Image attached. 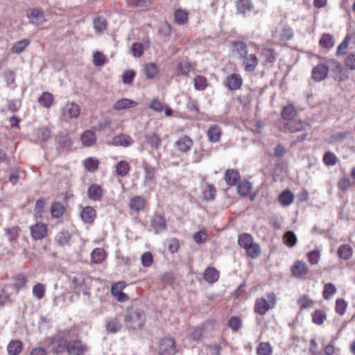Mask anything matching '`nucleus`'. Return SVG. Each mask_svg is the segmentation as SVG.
Returning <instances> with one entry per match:
<instances>
[{"label":"nucleus","mask_w":355,"mask_h":355,"mask_svg":"<svg viewBox=\"0 0 355 355\" xmlns=\"http://www.w3.org/2000/svg\"><path fill=\"white\" fill-rule=\"evenodd\" d=\"M70 239V234L68 231L60 232L55 237L56 242L63 246L67 245Z\"/></svg>","instance_id":"8fccbe9b"},{"label":"nucleus","mask_w":355,"mask_h":355,"mask_svg":"<svg viewBox=\"0 0 355 355\" xmlns=\"http://www.w3.org/2000/svg\"><path fill=\"white\" fill-rule=\"evenodd\" d=\"M80 107L74 102H68L61 110L62 117L64 120L77 119L80 114Z\"/></svg>","instance_id":"7ed1b4c3"},{"label":"nucleus","mask_w":355,"mask_h":355,"mask_svg":"<svg viewBox=\"0 0 355 355\" xmlns=\"http://www.w3.org/2000/svg\"><path fill=\"white\" fill-rule=\"evenodd\" d=\"M234 50L236 51L239 58L242 60V66L245 71L252 72L259 64V60L256 53H252L248 45L242 41L232 42Z\"/></svg>","instance_id":"f257e3e1"},{"label":"nucleus","mask_w":355,"mask_h":355,"mask_svg":"<svg viewBox=\"0 0 355 355\" xmlns=\"http://www.w3.org/2000/svg\"><path fill=\"white\" fill-rule=\"evenodd\" d=\"M35 135L39 140L46 141L51 137V130L46 126L40 127L35 130Z\"/></svg>","instance_id":"7c9ffc66"},{"label":"nucleus","mask_w":355,"mask_h":355,"mask_svg":"<svg viewBox=\"0 0 355 355\" xmlns=\"http://www.w3.org/2000/svg\"><path fill=\"white\" fill-rule=\"evenodd\" d=\"M239 245L245 249H247L252 243H253V239L251 235L248 234H243L239 237Z\"/></svg>","instance_id":"49530a36"},{"label":"nucleus","mask_w":355,"mask_h":355,"mask_svg":"<svg viewBox=\"0 0 355 355\" xmlns=\"http://www.w3.org/2000/svg\"><path fill=\"white\" fill-rule=\"evenodd\" d=\"M68 343L69 340L65 338H58L54 343L53 349L55 352L58 354H62L64 352H67Z\"/></svg>","instance_id":"a878e982"},{"label":"nucleus","mask_w":355,"mask_h":355,"mask_svg":"<svg viewBox=\"0 0 355 355\" xmlns=\"http://www.w3.org/2000/svg\"><path fill=\"white\" fill-rule=\"evenodd\" d=\"M338 254L340 258L347 260L352 255V248L348 245H342L338 250Z\"/></svg>","instance_id":"a19ab883"},{"label":"nucleus","mask_w":355,"mask_h":355,"mask_svg":"<svg viewBox=\"0 0 355 355\" xmlns=\"http://www.w3.org/2000/svg\"><path fill=\"white\" fill-rule=\"evenodd\" d=\"M160 351L165 355H172L176 352L175 342L174 339L165 338L160 343Z\"/></svg>","instance_id":"0eeeda50"},{"label":"nucleus","mask_w":355,"mask_h":355,"mask_svg":"<svg viewBox=\"0 0 355 355\" xmlns=\"http://www.w3.org/2000/svg\"><path fill=\"white\" fill-rule=\"evenodd\" d=\"M354 37V35H347L343 40V41L338 45L337 48V55H344L346 54V49L348 47L349 42Z\"/></svg>","instance_id":"4c0bfd02"},{"label":"nucleus","mask_w":355,"mask_h":355,"mask_svg":"<svg viewBox=\"0 0 355 355\" xmlns=\"http://www.w3.org/2000/svg\"><path fill=\"white\" fill-rule=\"evenodd\" d=\"M293 275L297 278H301L309 271V267L302 261H296L291 268Z\"/></svg>","instance_id":"9d476101"},{"label":"nucleus","mask_w":355,"mask_h":355,"mask_svg":"<svg viewBox=\"0 0 355 355\" xmlns=\"http://www.w3.org/2000/svg\"><path fill=\"white\" fill-rule=\"evenodd\" d=\"M23 348L22 343L19 340H12L7 347L8 353L10 355H19Z\"/></svg>","instance_id":"393cba45"},{"label":"nucleus","mask_w":355,"mask_h":355,"mask_svg":"<svg viewBox=\"0 0 355 355\" xmlns=\"http://www.w3.org/2000/svg\"><path fill=\"white\" fill-rule=\"evenodd\" d=\"M347 304L343 299H338L336 302V311L339 315H343L346 311Z\"/></svg>","instance_id":"774afa93"},{"label":"nucleus","mask_w":355,"mask_h":355,"mask_svg":"<svg viewBox=\"0 0 355 355\" xmlns=\"http://www.w3.org/2000/svg\"><path fill=\"white\" fill-rule=\"evenodd\" d=\"M335 44L334 37L331 34H324L320 40V44L325 49H331Z\"/></svg>","instance_id":"c9c22d12"},{"label":"nucleus","mask_w":355,"mask_h":355,"mask_svg":"<svg viewBox=\"0 0 355 355\" xmlns=\"http://www.w3.org/2000/svg\"><path fill=\"white\" fill-rule=\"evenodd\" d=\"M81 141L85 146H92L96 141V134L93 130H86L81 135Z\"/></svg>","instance_id":"6ab92c4d"},{"label":"nucleus","mask_w":355,"mask_h":355,"mask_svg":"<svg viewBox=\"0 0 355 355\" xmlns=\"http://www.w3.org/2000/svg\"><path fill=\"white\" fill-rule=\"evenodd\" d=\"M254 309L256 313L263 315L269 310L270 305L264 298H259L256 300Z\"/></svg>","instance_id":"412c9836"},{"label":"nucleus","mask_w":355,"mask_h":355,"mask_svg":"<svg viewBox=\"0 0 355 355\" xmlns=\"http://www.w3.org/2000/svg\"><path fill=\"white\" fill-rule=\"evenodd\" d=\"M105 259V252L101 248H96L91 254V259L93 263H100Z\"/></svg>","instance_id":"e433bc0d"},{"label":"nucleus","mask_w":355,"mask_h":355,"mask_svg":"<svg viewBox=\"0 0 355 355\" xmlns=\"http://www.w3.org/2000/svg\"><path fill=\"white\" fill-rule=\"evenodd\" d=\"M88 197L92 200H98L103 194L101 187L97 184H92L87 191Z\"/></svg>","instance_id":"c756f323"},{"label":"nucleus","mask_w":355,"mask_h":355,"mask_svg":"<svg viewBox=\"0 0 355 355\" xmlns=\"http://www.w3.org/2000/svg\"><path fill=\"white\" fill-rule=\"evenodd\" d=\"M236 6L238 12L243 15H245L252 8V3L250 0H237Z\"/></svg>","instance_id":"72a5a7b5"},{"label":"nucleus","mask_w":355,"mask_h":355,"mask_svg":"<svg viewBox=\"0 0 355 355\" xmlns=\"http://www.w3.org/2000/svg\"><path fill=\"white\" fill-rule=\"evenodd\" d=\"M143 266L149 267L153 262V257L150 252L144 253L141 257Z\"/></svg>","instance_id":"338daca9"},{"label":"nucleus","mask_w":355,"mask_h":355,"mask_svg":"<svg viewBox=\"0 0 355 355\" xmlns=\"http://www.w3.org/2000/svg\"><path fill=\"white\" fill-rule=\"evenodd\" d=\"M329 68L325 64H318L312 69V78L316 81H321L327 76Z\"/></svg>","instance_id":"6e6552de"},{"label":"nucleus","mask_w":355,"mask_h":355,"mask_svg":"<svg viewBox=\"0 0 355 355\" xmlns=\"http://www.w3.org/2000/svg\"><path fill=\"white\" fill-rule=\"evenodd\" d=\"M64 211V207L60 202H54L51 207V214L54 218H60Z\"/></svg>","instance_id":"a18cd8bd"},{"label":"nucleus","mask_w":355,"mask_h":355,"mask_svg":"<svg viewBox=\"0 0 355 355\" xmlns=\"http://www.w3.org/2000/svg\"><path fill=\"white\" fill-rule=\"evenodd\" d=\"M107 58L105 55L100 52L96 51L93 55V63L96 67H101L105 64Z\"/></svg>","instance_id":"5fc2aeb1"},{"label":"nucleus","mask_w":355,"mask_h":355,"mask_svg":"<svg viewBox=\"0 0 355 355\" xmlns=\"http://www.w3.org/2000/svg\"><path fill=\"white\" fill-rule=\"evenodd\" d=\"M175 21L180 25L184 24L188 20V15L186 11L178 10L174 14Z\"/></svg>","instance_id":"864d4df0"},{"label":"nucleus","mask_w":355,"mask_h":355,"mask_svg":"<svg viewBox=\"0 0 355 355\" xmlns=\"http://www.w3.org/2000/svg\"><path fill=\"white\" fill-rule=\"evenodd\" d=\"M107 330L112 333H116L121 329V324L116 318H112L106 322Z\"/></svg>","instance_id":"c03bdc74"},{"label":"nucleus","mask_w":355,"mask_h":355,"mask_svg":"<svg viewBox=\"0 0 355 355\" xmlns=\"http://www.w3.org/2000/svg\"><path fill=\"white\" fill-rule=\"evenodd\" d=\"M31 233L33 239L40 240L46 235L47 229L43 223H36L31 227Z\"/></svg>","instance_id":"9b49d317"},{"label":"nucleus","mask_w":355,"mask_h":355,"mask_svg":"<svg viewBox=\"0 0 355 355\" xmlns=\"http://www.w3.org/2000/svg\"><path fill=\"white\" fill-rule=\"evenodd\" d=\"M87 349L86 345L80 340H69L67 347L68 355H85Z\"/></svg>","instance_id":"20e7f679"},{"label":"nucleus","mask_w":355,"mask_h":355,"mask_svg":"<svg viewBox=\"0 0 355 355\" xmlns=\"http://www.w3.org/2000/svg\"><path fill=\"white\" fill-rule=\"evenodd\" d=\"M55 140L59 148H61L62 149L69 148L71 144V139L67 133H59L56 136Z\"/></svg>","instance_id":"cd10ccee"},{"label":"nucleus","mask_w":355,"mask_h":355,"mask_svg":"<svg viewBox=\"0 0 355 355\" xmlns=\"http://www.w3.org/2000/svg\"><path fill=\"white\" fill-rule=\"evenodd\" d=\"M129 207L132 211L139 212L145 207V200L141 196L132 197L129 202Z\"/></svg>","instance_id":"dca6fc26"},{"label":"nucleus","mask_w":355,"mask_h":355,"mask_svg":"<svg viewBox=\"0 0 355 355\" xmlns=\"http://www.w3.org/2000/svg\"><path fill=\"white\" fill-rule=\"evenodd\" d=\"M323 161L326 165L333 166L337 162V157L334 153L331 152H327L323 157Z\"/></svg>","instance_id":"e2e57ef3"},{"label":"nucleus","mask_w":355,"mask_h":355,"mask_svg":"<svg viewBox=\"0 0 355 355\" xmlns=\"http://www.w3.org/2000/svg\"><path fill=\"white\" fill-rule=\"evenodd\" d=\"M288 128L284 130V132L289 131L290 132H295L303 130L306 127L309 125V123L303 121L299 120L291 121L288 123Z\"/></svg>","instance_id":"a211bd4d"},{"label":"nucleus","mask_w":355,"mask_h":355,"mask_svg":"<svg viewBox=\"0 0 355 355\" xmlns=\"http://www.w3.org/2000/svg\"><path fill=\"white\" fill-rule=\"evenodd\" d=\"M28 40H22L16 42L12 47V51L15 53L19 54L21 53L25 48L29 44Z\"/></svg>","instance_id":"6e6d98bb"},{"label":"nucleus","mask_w":355,"mask_h":355,"mask_svg":"<svg viewBox=\"0 0 355 355\" xmlns=\"http://www.w3.org/2000/svg\"><path fill=\"white\" fill-rule=\"evenodd\" d=\"M133 143V139L130 136L125 134H121L114 137L112 139V144L114 146H122L127 147L130 146Z\"/></svg>","instance_id":"2eb2a0df"},{"label":"nucleus","mask_w":355,"mask_h":355,"mask_svg":"<svg viewBox=\"0 0 355 355\" xmlns=\"http://www.w3.org/2000/svg\"><path fill=\"white\" fill-rule=\"evenodd\" d=\"M26 16L33 24L37 26L42 24L45 20L44 11L40 8L29 9Z\"/></svg>","instance_id":"423d86ee"},{"label":"nucleus","mask_w":355,"mask_h":355,"mask_svg":"<svg viewBox=\"0 0 355 355\" xmlns=\"http://www.w3.org/2000/svg\"><path fill=\"white\" fill-rule=\"evenodd\" d=\"M33 294L38 300H41L45 295L44 286L40 283L37 284L33 288Z\"/></svg>","instance_id":"bf43d9fd"},{"label":"nucleus","mask_w":355,"mask_h":355,"mask_svg":"<svg viewBox=\"0 0 355 355\" xmlns=\"http://www.w3.org/2000/svg\"><path fill=\"white\" fill-rule=\"evenodd\" d=\"M297 111L293 105H288L282 108L281 112L282 118L289 122L295 117Z\"/></svg>","instance_id":"f3484780"},{"label":"nucleus","mask_w":355,"mask_h":355,"mask_svg":"<svg viewBox=\"0 0 355 355\" xmlns=\"http://www.w3.org/2000/svg\"><path fill=\"white\" fill-rule=\"evenodd\" d=\"M94 28L97 32H103L107 28L106 19L103 17H97L93 21Z\"/></svg>","instance_id":"79ce46f5"},{"label":"nucleus","mask_w":355,"mask_h":355,"mask_svg":"<svg viewBox=\"0 0 355 355\" xmlns=\"http://www.w3.org/2000/svg\"><path fill=\"white\" fill-rule=\"evenodd\" d=\"M243 78L239 73H232L224 80L223 84L230 91L240 89L243 85Z\"/></svg>","instance_id":"39448f33"},{"label":"nucleus","mask_w":355,"mask_h":355,"mask_svg":"<svg viewBox=\"0 0 355 355\" xmlns=\"http://www.w3.org/2000/svg\"><path fill=\"white\" fill-rule=\"evenodd\" d=\"M283 239L284 243L288 247H293L297 242L296 235L292 231L286 232L283 237Z\"/></svg>","instance_id":"3c124183"},{"label":"nucleus","mask_w":355,"mask_h":355,"mask_svg":"<svg viewBox=\"0 0 355 355\" xmlns=\"http://www.w3.org/2000/svg\"><path fill=\"white\" fill-rule=\"evenodd\" d=\"M245 250L247 255L252 259L257 258L261 254V248L257 243H252Z\"/></svg>","instance_id":"37998d69"},{"label":"nucleus","mask_w":355,"mask_h":355,"mask_svg":"<svg viewBox=\"0 0 355 355\" xmlns=\"http://www.w3.org/2000/svg\"><path fill=\"white\" fill-rule=\"evenodd\" d=\"M127 3L130 7L139 8L147 7L150 4V0H127Z\"/></svg>","instance_id":"680f3d73"},{"label":"nucleus","mask_w":355,"mask_h":355,"mask_svg":"<svg viewBox=\"0 0 355 355\" xmlns=\"http://www.w3.org/2000/svg\"><path fill=\"white\" fill-rule=\"evenodd\" d=\"M19 228L11 227L6 230V235L10 241H15L19 236Z\"/></svg>","instance_id":"052dcab7"},{"label":"nucleus","mask_w":355,"mask_h":355,"mask_svg":"<svg viewBox=\"0 0 355 355\" xmlns=\"http://www.w3.org/2000/svg\"><path fill=\"white\" fill-rule=\"evenodd\" d=\"M207 86V78L202 76H197L194 78V87L197 90H204Z\"/></svg>","instance_id":"13d9d810"},{"label":"nucleus","mask_w":355,"mask_h":355,"mask_svg":"<svg viewBox=\"0 0 355 355\" xmlns=\"http://www.w3.org/2000/svg\"><path fill=\"white\" fill-rule=\"evenodd\" d=\"M207 135L209 141L216 143L220 139L221 129L218 125H211L209 127Z\"/></svg>","instance_id":"4468645a"},{"label":"nucleus","mask_w":355,"mask_h":355,"mask_svg":"<svg viewBox=\"0 0 355 355\" xmlns=\"http://www.w3.org/2000/svg\"><path fill=\"white\" fill-rule=\"evenodd\" d=\"M137 105V103L132 100H130L128 98H121L118 100L116 103L113 106V109L114 110H121L127 109L129 107H134Z\"/></svg>","instance_id":"aec40b11"},{"label":"nucleus","mask_w":355,"mask_h":355,"mask_svg":"<svg viewBox=\"0 0 355 355\" xmlns=\"http://www.w3.org/2000/svg\"><path fill=\"white\" fill-rule=\"evenodd\" d=\"M151 225L154 228L155 233L157 234L164 229L166 226L165 219L161 215H155L151 220Z\"/></svg>","instance_id":"b1692460"},{"label":"nucleus","mask_w":355,"mask_h":355,"mask_svg":"<svg viewBox=\"0 0 355 355\" xmlns=\"http://www.w3.org/2000/svg\"><path fill=\"white\" fill-rule=\"evenodd\" d=\"M144 71L146 77L151 79L157 75L158 69L155 63L150 62L145 66Z\"/></svg>","instance_id":"09e8293b"},{"label":"nucleus","mask_w":355,"mask_h":355,"mask_svg":"<svg viewBox=\"0 0 355 355\" xmlns=\"http://www.w3.org/2000/svg\"><path fill=\"white\" fill-rule=\"evenodd\" d=\"M135 76V72L133 70H127L122 75V81L125 85H130L132 83Z\"/></svg>","instance_id":"0e129e2a"},{"label":"nucleus","mask_w":355,"mask_h":355,"mask_svg":"<svg viewBox=\"0 0 355 355\" xmlns=\"http://www.w3.org/2000/svg\"><path fill=\"white\" fill-rule=\"evenodd\" d=\"M130 170L129 164L127 162L121 161L116 166V171L120 176H125Z\"/></svg>","instance_id":"603ef678"},{"label":"nucleus","mask_w":355,"mask_h":355,"mask_svg":"<svg viewBox=\"0 0 355 355\" xmlns=\"http://www.w3.org/2000/svg\"><path fill=\"white\" fill-rule=\"evenodd\" d=\"M193 144V140L189 136L184 135L175 142V146L180 151L187 153L191 149Z\"/></svg>","instance_id":"f8f14e48"},{"label":"nucleus","mask_w":355,"mask_h":355,"mask_svg":"<svg viewBox=\"0 0 355 355\" xmlns=\"http://www.w3.org/2000/svg\"><path fill=\"white\" fill-rule=\"evenodd\" d=\"M192 69L191 63L187 60H181L178 66V73L183 76H188Z\"/></svg>","instance_id":"2f4dec72"},{"label":"nucleus","mask_w":355,"mask_h":355,"mask_svg":"<svg viewBox=\"0 0 355 355\" xmlns=\"http://www.w3.org/2000/svg\"><path fill=\"white\" fill-rule=\"evenodd\" d=\"M84 166L87 171L94 172L99 166V162L94 157H88L84 161Z\"/></svg>","instance_id":"ea45409f"},{"label":"nucleus","mask_w":355,"mask_h":355,"mask_svg":"<svg viewBox=\"0 0 355 355\" xmlns=\"http://www.w3.org/2000/svg\"><path fill=\"white\" fill-rule=\"evenodd\" d=\"M272 348L268 343H261L257 348L258 355H271Z\"/></svg>","instance_id":"4d7b16f0"},{"label":"nucleus","mask_w":355,"mask_h":355,"mask_svg":"<svg viewBox=\"0 0 355 355\" xmlns=\"http://www.w3.org/2000/svg\"><path fill=\"white\" fill-rule=\"evenodd\" d=\"M53 94L48 92H43L38 98L39 104L45 108H49L53 105Z\"/></svg>","instance_id":"4be33fe9"},{"label":"nucleus","mask_w":355,"mask_h":355,"mask_svg":"<svg viewBox=\"0 0 355 355\" xmlns=\"http://www.w3.org/2000/svg\"><path fill=\"white\" fill-rule=\"evenodd\" d=\"M216 190L214 186L208 184H205L202 188V195L205 200H213L216 196Z\"/></svg>","instance_id":"473e14b6"},{"label":"nucleus","mask_w":355,"mask_h":355,"mask_svg":"<svg viewBox=\"0 0 355 355\" xmlns=\"http://www.w3.org/2000/svg\"><path fill=\"white\" fill-rule=\"evenodd\" d=\"M278 200L282 205L288 206L293 203L294 195L291 191L285 190L279 196Z\"/></svg>","instance_id":"bb28decb"},{"label":"nucleus","mask_w":355,"mask_h":355,"mask_svg":"<svg viewBox=\"0 0 355 355\" xmlns=\"http://www.w3.org/2000/svg\"><path fill=\"white\" fill-rule=\"evenodd\" d=\"M124 322L129 329L133 331L141 329L146 322L145 312L140 308L131 306L126 310Z\"/></svg>","instance_id":"f03ea898"},{"label":"nucleus","mask_w":355,"mask_h":355,"mask_svg":"<svg viewBox=\"0 0 355 355\" xmlns=\"http://www.w3.org/2000/svg\"><path fill=\"white\" fill-rule=\"evenodd\" d=\"M144 137L147 144L154 149L159 148L162 145V139L155 132L148 133Z\"/></svg>","instance_id":"ddd939ff"},{"label":"nucleus","mask_w":355,"mask_h":355,"mask_svg":"<svg viewBox=\"0 0 355 355\" xmlns=\"http://www.w3.org/2000/svg\"><path fill=\"white\" fill-rule=\"evenodd\" d=\"M218 272L214 268H207L204 272V279L206 282L213 284L218 279Z\"/></svg>","instance_id":"c85d7f7f"},{"label":"nucleus","mask_w":355,"mask_h":355,"mask_svg":"<svg viewBox=\"0 0 355 355\" xmlns=\"http://www.w3.org/2000/svg\"><path fill=\"white\" fill-rule=\"evenodd\" d=\"M261 53L264 56L266 62L273 63L276 60V53L271 48L263 49Z\"/></svg>","instance_id":"de8ad7c7"},{"label":"nucleus","mask_w":355,"mask_h":355,"mask_svg":"<svg viewBox=\"0 0 355 355\" xmlns=\"http://www.w3.org/2000/svg\"><path fill=\"white\" fill-rule=\"evenodd\" d=\"M293 37V30L289 27H284L280 33V38L282 41H288Z\"/></svg>","instance_id":"69168bd1"},{"label":"nucleus","mask_w":355,"mask_h":355,"mask_svg":"<svg viewBox=\"0 0 355 355\" xmlns=\"http://www.w3.org/2000/svg\"><path fill=\"white\" fill-rule=\"evenodd\" d=\"M252 184L244 179L243 181L239 182L237 185L238 193L241 196H247L252 190Z\"/></svg>","instance_id":"f704fd0d"},{"label":"nucleus","mask_w":355,"mask_h":355,"mask_svg":"<svg viewBox=\"0 0 355 355\" xmlns=\"http://www.w3.org/2000/svg\"><path fill=\"white\" fill-rule=\"evenodd\" d=\"M327 320V313L324 310H316L312 314V322L321 325Z\"/></svg>","instance_id":"58836bf2"},{"label":"nucleus","mask_w":355,"mask_h":355,"mask_svg":"<svg viewBox=\"0 0 355 355\" xmlns=\"http://www.w3.org/2000/svg\"><path fill=\"white\" fill-rule=\"evenodd\" d=\"M123 287V282H118L112 285L111 288V293L112 295H114L120 302H125L128 300V295L122 292Z\"/></svg>","instance_id":"1a4fd4ad"},{"label":"nucleus","mask_w":355,"mask_h":355,"mask_svg":"<svg viewBox=\"0 0 355 355\" xmlns=\"http://www.w3.org/2000/svg\"><path fill=\"white\" fill-rule=\"evenodd\" d=\"M80 217L85 223H92L96 217V210L91 207H87L83 209Z\"/></svg>","instance_id":"5701e85b"}]
</instances>
